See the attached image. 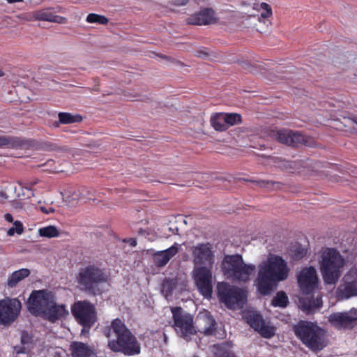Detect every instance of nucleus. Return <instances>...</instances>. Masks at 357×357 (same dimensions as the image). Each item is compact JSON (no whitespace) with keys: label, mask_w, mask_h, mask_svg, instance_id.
Returning <instances> with one entry per match:
<instances>
[{"label":"nucleus","mask_w":357,"mask_h":357,"mask_svg":"<svg viewBox=\"0 0 357 357\" xmlns=\"http://www.w3.org/2000/svg\"><path fill=\"white\" fill-rule=\"evenodd\" d=\"M220 301L231 310L242 309L247 301L248 291H217Z\"/></svg>","instance_id":"nucleus-13"},{"label":"nucleus","mask_w":357,"mask_h":357,"mask_svg":"<svg viewBox=\"0 0 357 357\" xmlns=\"http://www.w3.org/2000/svg\"><path fill=\"white\" fill-rule=\"evenodd\" d=\"M13 351L16 355L24 354L26 351V348L23 344L22 346H15L13 347Z\"/></svg>","instance_id":"nucleus-42"},{"label":"nucleus","mask_w":357,"mask_h":357,"mask_svg":"<svg viewBox=\"0 0 357 357\" xmlns=\"http://www.w3.org/2000/svg\"><path fill=\"white\" fill-rule=\"evenodd\" d=\"M71 313L77 323L82 327L81 335H83L89 334L98 320L95 305L87 301L75 302L71 306Z\"/></svg>","instance_id":"nucleus-6"},{"label":"nucleus","mask_w":357,"mask_h":357,"mask_svg":"<svg viewBox=\"0 0 357 357\" xmlns=\"http://www.w3.org/2000/svg\"><path fill=\"white\" fill-rule=\"evenodd\" d=\"M86 21L89 24L100 25H106L109 22V20L107 17L97 13H89L86 18Z\"/></svg>","instance_id":"nucleus-32"},{"label":"nucleus","mask_w":357,"mask_h":357,"mask_svg":"<svg viewBox=\"0 0 357 357\" xmlns=\"http://www.w3.org/2000/svg\"><path fill=\"white\" fill-rule=\"evenodd\" d=\"M47 354L53 357H62L63 351H60L58 349H47Z\"/></svg>","instance_id":"nucleus-38"},{"label":"nucleus","mask_w":357,"mask_h":357,"mask_svg":"<svg viewBox=\"0 0 357 357\" xmlns=\"http://www.w3.org/2000/svg\"><path fill=\"white\" fill-rule=\"evenodd\" d=\"M301 290H315L319 284L317 272L314 266L303 268L297 275Z\"/></svg>","instance_id":"nucleus-14"},{"label":"nucleus","mask_w":357,"mask_h":357,"mask_svg":"<svg viewBox=\"0 0 357 357\" xmlns=\"http://www.w3.org/2000/svg\"><path fill=\"white\" fill-rule=\"evenodd\" d=\"M46 21L57 24H66L68 22V19L64 17L55 15L52 12V9L48 8H46Z\"/></svg>","instance_id":"nucleus-33"},{"label":"nucleus","mask_w":357,"mask_h":357,"mask_svg":"<svg viewBox=\"0 0 357 357\" xmlns=\"http://www.w3.org/2000/svg\"><path fill=\"white\" fill-rule=\"evenodd\" d=\"M57 149H59V148L55 144L46 142V152L56 151Z\"/></svg>","instance_id":"nucleus-45"},{"label":"nucleus","mask_w":357,"mask_h":357,"mask_svg":"<svg viewBox=\"0 0 357 357\" xmlns=\"http://www.w3.org/2000/svg\"><path fill=\"white\" fill-rule=\"evenodd\" d=\"M30 275V270L28 268H21L14 271L8 278L7 284L8 287H15L18 282L27 278Z\"/></svg>","instance_id":"nucleus-26"},{"label":"nucleus","mask_w":357,"mask_h":357,"mask_svg":"<svg viewBox=\"0 0 357 357\" xmlns=\"http://www.w3.org/2000/svg\"><path fill=\"white\" fill-rule=\"evenodd\" d=\"M345 287L344 290H357V270L351 269L343 278Z\"/></svg>","instance_id":"nucleus-27"},{"label":"nucleus","mask_w":357,"mask_h":357,"mask_svg":"<svg viewBox=\"0 0 357 357\" xmlns=\"http://www.w3.org/2000/svg\"><path fill=\"white\" fill-rule=\"evenodd\" d=\"M328 322L338 330H351L357 325V310L333 312L329 316Z\"/></svg>","instance_id":"nucleus-11"},{"label":"nucleus","mask_w":357,"mask_h":357,"mask_svg":"<svg viewBox=\"0 0 357 357\" xmlns=\"http://www.w3.org/2000/svg\"><path fill=\"white\" fill-rule=\"evenodd\" d=\"M50 211H53V210L52 209V208H50Z\"/></svg>","instance_id":"nucleus-61"},{"label":"nucleus","mask_w":357,"mask_h":357,"mask_svg":"<svg viewBox=\"0 0 357 357\" xmlns=\"http://www.w3.org/2000/svg\"><path fill=\"white\" fill-rule=\"evenodd\" d=\"M197 53L199 56H204L208 55L205 52L202 50L199 51Z\"/></svg>","instance_id":"nucleus-54"},{"label":"nucleus","mask_w":357,"mask_h":357,"mask_svg":"<svg viewBox=\"0 0 357 357\" xmlns=\"http://www.w3.org/2000/svg\"><path fill=\"white\" fill-rule=\"evenodd\" d=\"M289 268L280 256H273L259 266L255 280L257 290H273L279 282L287 279Z\"/></svg>","instance_id":"nucleus-2"},{"label":"nucleus","mask_w":357,"mask_h":357,"mask_svg":"<svg viewBox=\"0 0 357 357\" xmlns=\"http://www.w3.org/2000/svg\"><path fill=\"white\" fill-rule=\"evenodd\" d=\"M192 254L197 264L210 262L213 258L211 245L209 243L198 244L194 247Z\"/></svg>","instance_id":"nucleus-20"},{"label":"nucleus","mask_w":357,"mask_h":357,"mask_svg":"<svg viewBox=\"0 0 357 357\" xmlns=\"http://www.w3.org/2000/svg\"><path fill=\"white\" fill-rule=\"evenodd\" d=\"M63 172L61 169L60 160L56 161L52 158H48L46 160V172L48 173H58Z\"/></svg>","instance_id":"nucleus-34"},{"label":"nucleus","mask_w":357,"mask_h":357,"mask_svg":"<svg viewBox=\"0 0 357 357\" xmlns=\"http://www.w3.org/2000/svg\"><path fill=\"white\" fill-rule=\"evenodd\" d=\"M59 235V230L54 226H46V238L56 237Z\"/></svg>","instance_id":"nucleus-36"},{"label":"nucleus","mask_w":357,"mask_h":357,"mask_svg":"<svg viewBox=\"0 0 357 357\" xmlns=\"http://www.w3.org/2000/svg\"><path fill=\"white\" fill-rule=\"evenodd\" d=\"M345 260L335 248H327L321 255L320 270L324 282L335 284L341 276Z\"/></svg>","instance_id":"nucleus-5"},{"label":"nucleus","mask_w":357,"mask_h":357,"mask_svg":"<svg viewBox=\"0 0 357 357\" xmlns=\"http://www.w3.org/2000/svg\"><path fill=\"white\" fill-rule=\"evenodd\" d=\"M268 136L271 139L288 146H298L300 144H309V138L306 135L292 130H271L268 133Z\"/></svg>","instance_id":"nucleus-10"},{"label":"nucleus","mask_w":357,"mask_h":357,"mask_svg":"<svg viewBox=\"0 0 357 357\" xmlns=\"http://www.w3.org/2000/svg\"><path fill=\"white\" fill-rule=\"evenodd\" d=\"M198 290H213L212 273L205 266L197 268L194 276Z\"/></svg>","instance_id":"nucleus-18"},{"label":"nucleus","mask_w":357,"mask_h":357,"mask_svg":"<svg viewBox=\"0 0 357 357\" xmlns=\"http://www.w3.org/2000/svg\"><path fill=\"white\" fill-rule=\"evenodd\" d=\"M58 117L61 124L80 123L83 120V118L80 114H72L69 112H59L58 114Z\"/></svg>","instance_id":"nucleus-29"},{"label":"nucleus","mask_w":357,"mask_h":357,"mask_svg":"<svg viewBox=\"0 0 357 357\" xmlns=\"http://www.w3.org/2000/svg\"><path fill=\"white\" fill-rule=\"evenodd\" d=\"M226 125L234 126L241 123V116L237 113H227L225 114Z\"/></svg>","instance_id":"nucleus-35"},{"label":"nucleus","mask_w":357,"mask_h":357,"mask_svg":"<svg viewBox=\"0 0 357 357\" xmlns=\"http://www.w3.org/2000/svg\"><path fill=\"white\" fill-rule=\"evenodd\" d=\"M211 124L216 131H225L228 126L226 125L225 114H215L211 117Z\"/></svg>","instance_id":"nucleus-28"},{"label":"nucleus","mask_w":357,"mask_h":357,"mask_svg":"<svg viewBox=\"0 0 357 357\" xmlns=\"http://www.w3.org/2000/svg\"><path fill=\"white\" fill-rule=\"evenodd\" d=\"M189 0H170L169 3L176 6H185Z\"/></svg>","instance_id":"nucleus-41"},{"label":"nucleus","mask_w":357,"mask_h":357,"mask_svg":"<svg viewBox=\"0 0 357 357\" xmlns=\"http://www.w3.org/2000/svg\"><path fill=\"white\" fill-rule=\"evenodd\" d=\"M179 246L177 243H175L170 248L165 250L156 252L153 255L155 264L158 267L165 266L169 261L178 253Z\"/></svg>","instance_id":"nucleus-21"},{"label":"nucleus","mask_w":357,"mask_h":357,"mask_svg":"<svg viewBox=\"0 0 357 357\" xmlns=\"http://www.w3.org/2000/svg\"><path fill=\"white\" fill-rule=\"evenodd\" d=\"M13 227L15 228V230L16 231V234H21L23 231H24V228H23V225L22 223L19 221V220H16L13 222Z\"/></svg>","instance_id":"nucleus-39"},{"label":"nucleus","mask_w":357,"mask_h":357,"mask_svg":"<svg viewBox=\"0 0 357 357\" xmlns=\"http://www.w3.org/2000/svg\"><path fill=\"white\" fill-rule=\"evenodd\" d=\"M104 334L108 338L107 347L113 352L128 356L140 354V343L120 319H114L110 326L104 329Z\"/></svg>","instance_id":"nucleus-1"},{"label":"nucleus","mask_w":357,"mask_h":357,"mask_svg":"<svg viewBox=\"0 0 357 357\" xmlns=\"http://www.w3.org/2000/svg\"><path fill=\"white\" fill-rule=\"evenodd\" d=\"M271 304L275 307H286L289 304V298L285 291H278L272 300Z\"/></svg>","instance_id":"nucleus-31"},{"label":"nucleus","mask_w":357,"mask_h":357,"mask_svg":"<svg viewBox=\"0 0 357 357\" xmlns=\"http://www.w3.org/2000/svg\"><path fill=\"white\" fill-rule=\"evenodd\" d=\"M128 243H129V244L132 246V247H135L137 245V241L135 238H129V240L128 241Z\"/></svg>","instance_id":"nucleus-50"},{"label":"nucleus","mask_w":357,"mask_h":357,"mask_svg":"<svg viewBox=\"0 0 357 357\" xmlns=\"http://www.w3.org/2000/svg\"><path fill=\"white\" fill-rule=\"evenodd\" d=\"M40 210L42 212L45 213V206H41Z\"/></svg>","instance_id":"nucleus-59"},{"label":"nucleus","mask_w":357,"mask_h":357,"mask_svg":"<svg viewBox=\"0 0 357 357\" xmlns=\"http://www.w3.org/2000/svg\"><path fill=\"white\" fill-rule=\"evenodd\" d=\"M31 337L26 332H22L21 335V343L23 345L29 344L31 342Z\"/></svg>","instance_id":"nucleus-40"},{"label":"nucleus","mask_w":357,"mask_h":357,"mask_svg":"<svg viewBox=\"0 0 357 357\" xmlns=\"http://www.w3.org/2000/svg\"><path fill=\"white\" fill-rule=\"evenodd\" d=\"M23 145V141L19 137L0 135V148L17 149Z\"/></svg>","instance_id":"nucleus-25"},{"label":"nucleus","mask_w":357,"mask_h":357,"mask_svg":"<svg viewBox=\"0 0 357 357\" xmlns=\"http://www.w3.org/2000/svg\"><path fill=\"white\" fill-rule=\"evenodd\" d=\"M215 12L211 8H204L199 11L190 15L186 22L192 25H208L214 24L217 22L215 16Z\"/></svg>","instance_id":"nucleus-17"},{"label":"nucleus","mask_w":357,"mask_h":357,"mask_svg":"<svg viewBox=\"0 0 357 357\" xmlns=\"http://www.w3.org/2000/svg\"><path fill=\"white\" fill-rule=\"evenodd\" d=\"M75 3L79 2L80 0H73Z\"/></svg>","instance_id":"nucleus-60"},{"label":"nucleus","mask_w":357,"mask_h":357,"mask_svg":"<svg viewBox=\"0 0 357 357\" xmlns=\"http://www.w3.org/2000/svg\"><path fill=\"white\" fill-rule=\"evenodd\" d=\"M9 3L22 2L24 0H6Z\"/></svg>","instance_id":"nucleus-53"},{"label":"nucleus","mask_w":357,"mask_h":357,"mask_svg":"<svg viewBox=\"0 0 357 357\" xmlns=\"http://www.w3.org/2000/svg\"><path fill=\"white\" fill-rule=\"evenodd\" d=\"M272 15V9H268L267 10H263L261 13V17L263 18H268Z\"/></svg>","instance_id":"nucleus-46"},{"label":"nucleus","mask_w":357,"mask_h":357,"mask_svg":"<svg viewBox=\"0 0 357 357\" xmlns=\"http://www.w3.org/2000/svg\"><path fill=\"white\" fill-rule=\"evenodd\" d=\"M205 298H210L212 295L213 291H200Z\"/></svg>","instance_id":"nucleus-51"},{"label":"nucleus","mask_w":357,"mask_h":357,"mask_svg":"<svg viewBox=\"0 0 357 357\" xmlns=\"http://www.w3.org/2000/svg\"><path fill=\"white\" fill-rule=\"evenodd\" d=\"M257 186L268 190H277L280 188V183L268 180H248Z\"/></svg>","instance_id":"nucleus-30"},{"label":"nucleus","mask_w":357,"mask_h":357,"mask_svg":"<svg viewBox=\"0 0 357 357\" xmlns=\"http://www.w3.org/2000/svg\"><path fill=\"white\" fill-rule=\"evenodd\" d=\"M38 232L40 236L45 237V227L40 228Z\"/></svg>","instance_id":"nucleus-52"},{"label":"nucleus","mask_w":357,"mask_h":357,"mask_svg":"<svg viewBox=\"0 0 357 357\" xmlns=\"http://www.w3.org/2000/svg\"><path fill=\"white\" fill-rule=\"evenodd\" d=\"M70 349L72 357H97L94 348L82 342H73Z\"/></svg>","instance_id":"nucleus-23"},{"label":"nucleus","mask_w":357,"mask_h":357,"mask_svg":"<svg viewBox=\"0 0 357 357\" xmlns=\"http://www.w3.org/2000/svg\"><path fill=\"white\" fill-rule=\"evenodd\" d=\"M260 8L264 10H267L268 9H271V7L267 3L263 2L260 4Z\"/></svg>","instance_id":"nucleus-48"},{"label":"nucleus","mask_w":357,"mask_h":357,"mask_svg":"<svg viewBox=\"0 0 357 357\" xmlns=\"http://www.w3.org/2000/svg\"><path fill=\"white\" fill-rule=\"evenodd\" d=\"M227 284L226 283H218V287H217V290L218 291H220V290H243V289H241V288H238V287H235V288H232V289H227V287H226Z\"/></svg>","instance_id":"nucleus-43"},{"label":"nucleus","mask_w":357,"mask_h":357,"mask_svg":"<svg viewBox=\"0 0 357 357\" xmlns=\"http://www.w3.org/2000/svg\"><path fill=\"white\" fill-rule=\"evenodd\" d=\"M243 318L245 322L262 337L271 339L275 335L276 328L270 321H266L260 312L248 311L244 314Z\"/></svg>","instance_id":"nucleus-9"},{"label":"nucleus","mask_w":357,"mask_h":357,"mask_svg":"<svg viewBox=\"0 0 357 357\" xmlns=\"http://www.w3.org/2000/svg\"><path fill=\"white\" fill-rule=\"evenodd\" d=\"M221 270L224 276L232 282H247L255 266L244 263L241 255H225L221 263Z\"/></svg>","instance_id":"nucleus-4"},{"label":"nucleus","mask_w":357,"mask_h":357,"mask_svg":"<svg viewBox=\"0 0 357 357\" xmlns=\"http://www.w3.org/2000/svg\"><path fill=\"white\" fill-rule=\"evenodd\" d=\"M5 220L8 222H13V217L10 213H6L4 215Z\"/></svg>","instance_id":"nucleus-47"},{"label":"nucleus","mask_w":357,"mask_h":357,"mask_svg":"<svg viewBox=\"0 0 357 357\" xmlns=\"http://www.w3.org/2000/svg\"><path fill=\"white\" fill-rule=\"evenodd\" d=\"M171 311L174 320L173 326L181 337L187 340L190 335L197 333L192 314L184 312L181 307H172Z\"/></svg>","instance_id":"nucleus-8"},{"label":"nucleus","mask_w":357,"mask_h":357,"mask_svg":"<svg viewBox=\"0 0 357 357\" xmlns=\"http://www.w3.org/2000/svg\"><path fill=\"white\" fill-rule=\"evenodd\" d=\"M216 321L209 312H200L195 321V327L197 331L206 335H213L216 331Z\"/></svg>","instance_id":"nucleus-16"},{"label":"nucleus","mask_w":357,"mask_h":357,"mask_svg":"<svg viewBox=\"0 0 357 357\" xmlns=\"http://www.w3.org/2000/svg\"><path fill=\"white\" fill-rule=\"evenodd\" d=\"M33 17L37 20L45 21V12H37L33 15Z\"/></svg>","instance_id":"nucleus-44"},{"label":"nucleus","mask_w":357,"mask_h":357,"mask_svg":"<svg viewBox=\"0 0 357 357\" xmlns=\"http://www.w3.org/2000/svg\"><path fill=\"white\" fill-rule=\"evenodd\" d=\"M294 332L302 343L312 351H319L326 346V331L310 321H299L294 326Z\"/></svg>","instance_id":"nucleus-3"},{"label":"nucleus","mask_w":357,"mask_h":357,"mask_svg":"<svg viewBox=\"0 0 357 357\" xmlns=\"http://www.w3.org/2000/svg\"><path fill=\"white\" fill-rule=\"evenodd\" d=\"M337 297L338 298H349L352 296H357V291H337Z\"/></svg>","instance_id":"nucleus-37"},{"label":"nucleus","mask_w":357,"mask_h":357,"mask_svg":"<svg viewBox=\"0 0 357 357\" xmlns=\"http://www.w3.org/2000/svg\"><path fill=\"white\" fill-rule=\"evenodd\" d=\"M107 278L105 271L95 264L79 268L76 277L77 283L84 287L85 290H92L95 286L106 282Z\"/></svg>","instance_id":"nucleus-7"},{"label":"nucleus","mask_w":357,"mask_h":357,"mask_svg":"<svg viewBox=\"0 0 357 357\" xmlns=\"http://www.w3.org/2000/svg\"><path fill=\"white\" fill-rule=\"evenodd\" d=\"M271 292V291H259L260 294H261V295H264V296H265V295H268V294H269Z\"/></svg>","instance_id":"nucleus-56"},{"label":"nucleus","mask_w":357,"mask_h":357,"mask_svg":"<svg viewBox=\"0 0 357 357\" xmlns=\"http://www.w3.org/2000/svg\"><path fill=\"white\" fill-rule=\"evenodd\" d=\"M61 124V122H60V120L59 119L58 121H55L53 123V126L55 127V128H58L59 126V125Z\"/></svg>","instance_id":"nucleus-55"},{"label":"nucleus","mask_w":357,"mask_h":357,"mask_svg":"<svg viewBox=\"0 0 357 357\" xmlns=\"http://www.w3.org/2000/svg\"><path fill=\"white\" fill-rule=\"evenodd\" d=\"M49 296L48 291H46V300ZM68 314V311L66 309L64 305H56L54 304L51 306H48V303L46 301V319L54 323L56 321L61 319Z\"/></svg>","instance_id":"nucleus-22"},{"label":"nucleus","mask_w":357,"mask_h":357,"mask_svg":"<svg viewBox=\"0 0 357 357\" xmlns=\"http://www.w3.org/2000/svg\"><path fill=\"white\" fill-rule=\"evenodd\" d=\"M29 311L36 315L42 316L45 314V291H32L28 301Z\"/></svg>","instance_id":"nucleus-19"},{"label":"nucleus","mask_w":357,"mask_h":357,"mask_svg":"<svg viewBox=\"0 0 357 357\" xmlns=\"http://www.w3.org/2000/svg\"><path fill=\"white\" fill-rule=\"evenodd\" d=\"M314 291H301L298 296V307L303 312L310 314L322 306V296L314 295Z\"/></svg>","instance_id":"nucleus-15"},{"label":"nucleus","mask_w":357,"mask_h":357,"mask_svg":"<svg viewBox=\"0 0 357 357\" xmlns=\"http://www.w3.org/2000/svg\"><path fill=\"white\" fill-rule=\"evenodd\" d=\"M5 73H3V71L1 69H0V77H3Z\"/></svg>","instance_id":"nucleus-58"},{"label":"nucleus","mask_w":357,"mask_h":357,"mask_svg":"<svg viewBox=\"0 0 357 357\" xmlns=\"http://www.w3.org/2000/svg\"><path fill=\"white\" fill-rule=\"evenodd\" d=\"M22 308L17 298H6L0 301V324H10L18 317Z\"/></svg>","instance_id":"nucleus-12"},{"label":"nucleus","mask_w":357,"mask_h":357,"mask_svg":"<svg viewBox=\"0 0 357 357\" xmlns=\"http://www.w3.org/2000/svg\"><path fill=\"white\" fill-rule=\"evenodd\" d=\"M16 233L15 228L13 227L8 229L7 231V234L10 236H13Z\"/></svg>","instance_id":"nucleus-49"},{"label":"nucleus","mask_w":357,"mask_h":357,"mask_svg":"<svg viewBox=\"0 0 357 357\" xmlns=\"http://www.w3.org/2000/svg\"><path fill=\"white\" fill-rule=\"evenodd\" d=\"M353 121L357 124V116H354L352 119Z\"/></svg>","instance_id":"nucleus-57"},{"label":"nucleus","mask_w":357,"mask_h":357,"mask_svg":"<svg viewBox=\"0 0 357 357\" xmlns=\"http://www.w3.org/2000/svg\"><path fill=\"white\" fill-rule=\"evenodd\" d=\"M63 199L70 206H76L83 198V192L79 188H70L61 192Z\"/></svg>","instance_id":"nucleus-24"}]
</instances>
